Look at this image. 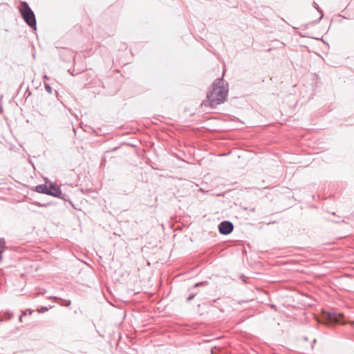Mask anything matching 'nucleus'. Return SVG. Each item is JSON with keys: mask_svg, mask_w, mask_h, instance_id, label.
Segmentation results:
<instances>
[{"mask_svg": "<svg viewBox=\"0 0 354 354\" xmlns=\"http://www.w3.org/2000/svg\"><path fill=\"white\" fill-rule=\"evenodd\" d=\"M228 95V84L223 78L215 80L212 86L210 93L207 95V101L203 102V105L214 109L216 105L223 103Z\"/></svg>", "mask_w": 354, "mask_h": 354, "instance_id": "1", "label": "nucleus"}, {"mask_svg": "<svg viewBox=\"0 0 354 354\" xmlns=\"http://www.w3.org/2000/svg\"><path fill=\"white\" fill-rule=\"evenodd\" d=\"M19 12L25 22L32 28L36 29V18L34 12L26 1L20 3Z\"/></svg>", "mask_w": 354, "mask_h": 354, "instance_id": "2", "label": "nucleus"}, {"mask_svg": "<svg viewBox=\"0 0 354 354\" xmlns=\"http://www.w3.org/2000/svg\"><path fill=\"white\" fill-rule=\"evenodd\" d=\"M234 229V225L232 222L224 221L218 225V231L221 234L227 235L230 234Z\"/></svg>", "mask_w": 354, "mask_h": 354, "instance_id": "3", "label": "nucleus"}, {"mask_svg": "<svg viewBox=\"0 0 354 354\" xmlns=\"http://www.w3.org/2000/svg\"><path fill=\"white\" fill-rule=\"evenodd\" d=\"M48 190L50 191V192H48V195L63 198L62 196V193L61 189L59 187L50 184L49 186H48Z\"/></svg>", "mask_w": 354, "mask_h": 354, "instance_id": "4", "label": "nucleus"}, {"mask_svg": "<svg viewBox=\"0 0 354 354\" xmlns=\"http://www.w3.org/2000/svg\"><path fill=\"white\" fill-rule=\"evenodd\" d=\"M328 317L331 321L336 323H339L343 317V315H342L341 313L336 314L335 313H333L328 315Z\"/></svg>", "mask_w": 354, "mask_h": 354, "instance_id": "5", "label": "nucleus"}, {"mask_svg": "<svg viewBox=\"0 0 354 354\" xmlns=\"http://www.w3.org/2000/svg\"><path fill=\"white\" fill-rule=\"evenodd\" d=\"M35 190L38 193L46 194H48V192H50V191L48 190V185L46 184L39 185L36 186Z\"/></svg>", "mask_w": 354, "mask_h": 354, "instance_id": "6", "label": "nucleus"}, {"mask_svg": "<svg viewBox=\"0 0 354 354\" xmlns=\"http://www.w3.org/2000/svg\"><path fill=\"white\" fill-rule=\"evenodd\" d=\"M5 244H6V242H5L4 239L1 238L0 239V261L3 259L2 253L3 252L5 248H6Z\"/></svg>", "mask_w": 354, "mask_h": 354, "instance_id": "7", "label": "nucleus"}, {"mask_svg": "<svg viewBox=\"0 0 354 354\" xmlns=\"http://www.w3.org/2000/svg\"><path fill=\"white\" fill-rule=\"evenodd\" d=\"M313 6L319 12V13L321 14V17L319 19V20H320L324 16L322 10L319 8L318 4L315 1H313Z\"/></svg>", "mask_w": 354, "mask_h": 354, "instance_id": "8", "label": "nucleus"}, {"mask_svg": "<svg viewBox=\"0 0 354 354\" xmlns=\"http://www.w3.org/2000/svg\"><path fill=\"white\" fill-rule=\"evenodd\" d=\"M44 87L48 93H52L53 88L48 84L44 83Z\"/></svg>", "mask_w": 354, "mask_h": 354, "instance_id": "9", "label": "nucleus"}, {"mask_svg": "<svg viewBox=\"0 0 354 354\" xmlns=\"http://www.w3.org/2000/svg\"><path fill=\"white\" fill-rule=\"evenodd\" d=\"M5 315H6V318H5L6 320L10 319L11 317H12V313H10V312L6 313Z\"/></svg>", "mask_w": 354, "mask_h": 354, "instance_id": "10", "label": "nucleus"}, {"mask_svg": "<svg viewBox=\"0 0 354 354\" xmlns=\"http://www.w3.org/2000/svg\"><path fill=\"white\" fill-rule=\"evenodd\" d=\"M196 294H192L191 295H189L187 298V301H190L192 299H193L195 297Z\"/></svg>", "mask_w": 354, "mask_h": 354, "instance_id": "11", "label": "nucleus"}, {"mask_svg": "<svg viewBox=\"0 0 354 354\" xmlns=\"http://www.w3.org/2000/svg\"><path fill=\"white\" fill-rule=\"evenodd\" d=\"M66 306H69L71 304V301L70 300H66Z\"/></svg>", "mask_w": 354, "mask_h": 354, "instance_id": "12", "label": "nucleus"}, {"mask_svg": "<svg viewBox=\"0 0 354 354\" xmlns=\"http://www.w3.org/2000/svg\"><path fill=\"white\" fill-rule=\"evenodd\" d=\"M22 317H23V315H21L19 316V322H22Z\"/></svg>", "mask_w": 354, "mask_h": 354, "instance_id": "13", "label": "nucleus"}, {"mask_svg": "<svg viewBox=\"0 0 354 354\" xmlns=\"http://www.w3.org/2000/svg\"><path fill=\"white\" fill-rule=\"evenodd\" d=\"M203 283H196V284H195L194 287H197V286H199L203 285Z\"/></svg>", "mask_w": 354, "mask_h": 354, "instance_id": "14", "label": "nucleus"}, {"mask_svg": "<svg viewBox=\"0 0 354 354\" xmlns=\"http://www.w3.org/2000/svg\"><path fill=\"white\" fill-rule=\"evenodd\" d=\"M3 112V108L2 106L0 105V114Z\"/></svg>", "mask_w": 354, "mask_h": 354, "instance_id": "15", "label": "nucleus"}, {"mask_svg": "<svg viewBox=\"0 0 354 354\" xmlns=\"http://www.w3.org/2000/svg\"><path fill=\"white\" fill-rule=\"evenodd\" d=\"M44 79H45V80H48V77L46 75H45L44 76Z\"/></svg>", "mask_w": 354, "mask_h": 354, "instance_id": "16", "label": "nucleus"}, {"mask_svg": "<svg viewBox=\"0 0 354 354\" xmlns=\"http://www.w3.org/2000/svg\"><path fill=\"white\" fill-rule=\"evenodd\" d=\"M21 315H23V316H24V315H26V312H23V313Z\"/></svg>", "mask_w": 354, "mask_h": 354, "instance_id": "17", "label": "nucleus"}, {"mask_svg": "<svg viewBox=\"0 0 354 354\" xmlns=\"http://www.w3.org/2000/svg\"><path fill=\"white\" fill-rule=\"evenodd\" d=\"M71 75H75V74L73 72H71Z\"/></svg>", "mask_w": 354, "mask_h": 354, "instance_id": "18", "label": "nucleus"}, {"mask_svg": "<svg viewBox=\"0 0 354 354\" xmlns=\"http://www.w3.org/2000/svg\"><path fill=\"white\" fill-rule=\"evenodd\" d=\"M3 320V318H0V322H2Z\"/></svg>", "mask_w": 354, "mask_h": 354, "instance_id": "19", "label": "nucleus"}]
</instances>
